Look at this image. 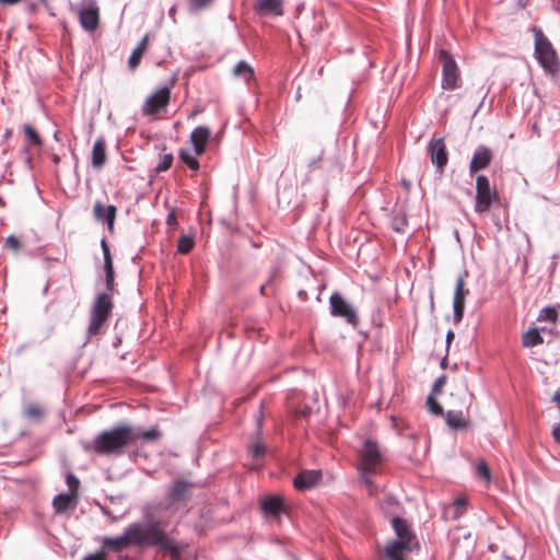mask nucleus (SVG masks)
Returning a JSON list of instances; mask_svg holds the SVG:
<instances>
[{"label":"nucleus","mask_w":560,"mask_h":560,"mask_svg":"<svg viewBox=\"0 0 560 560\" xmlns=\"http://www.w3.org/2000/svg\"><path fill=\"white\" fill-rule=\"evenodd\" d=\"M145 520L147 522L144 524L139 522L129 524L122 534L117 537H104L103 546L115 552H119L131 546L140 548L159 547L170 552L173 557L179 556L182 547L174 538L166 534L161 522L149 520L148 515H145Z\"/></svg>","instance_id":"1"},{"label":"nucleus","mask_w":560,"mask_h":560,"mask_svg":"<svg viewBox=\"0 0 560 560\" xmlns=\"http://www.w3.org/2000/svg\"><path fill=\"white\" fill-rule=\"evenodd\" d=\"M132 434L131 425H117L97 434L91 443L84 444V450L98 455L120 456L132 445Z\"/></svg>","instance_id":"2"},{"label":"nucleus","mask_w":560,"mask_h":560,"mask_svg":"<svg viewBox=\"0 0 560 560\" xmlns=\"http://www.w3.org/2000/svg\"><path fill=\"white\" fill-rule=\"evenodd\" d=\"M383 459L384 456L378 444L372 440H365L358 453L357 469L366 487H373L372 476L380 472Z\"/></svg>","instance_id":"3"},{"label":"nucleus","mask_w":560,"mask_h":560,"mask_svg":"<svg viewBox=\"0 0 560 560\" xmlns=\"http://www.w3.org/2000/svg\"><path fill=\"white\" fill-rule=\"evenodd\" d=\"M392 526L398 539L385 548V553L390 560H405L401 552L404 550L412 551L415 548H418V540L406 520L394 516L392 518Z\"/></svg>","instance_id":"4"},{"label":"nucleus","mask_w":560,"mask_h":560,"mask_svg":"<svg viewBox=\"0 0 560 560\" xmlns=\"http://www.w3.org/2000/svg\"><path fill=\"white\" fill-rule=\"evenodd\" d=\"M535 57L545 72L557 74L560 70V62L551 42L545 36L539 27L534 26Z\"/></svg>","instance_id":"5"},{"label":"nucleus","mask_w":560,"mask_h":560,"mask_svg":"<svg viewBox=\"0 0 560 560\" xmlns=\"http://www.w3.org/2000/svg\"><path fill=\"white\" fill-rule=\"evenodd\" d=\"M114 307L113 293L101 292L95 296L90 311L88 335L95 336L101 332Z\"/></svg>","instance_id":"6"},{"label":"nucleus","mask_w":560,"mask_h":560,"mask_svg":"<svg viewBox=\"0 0 560 560\" xmlns=\"http://www.w3.org/2000/svg\"><path fill=\"white\" fill-rule=\"evenodd\" d=\"M330 314L335 317L343 318L352 326L359 325V317L355 310L349 304L340 293L335 292L329 298Z\"/></svg>","instance_id":"7"},{"label":"nucleus","mask_w":560,"mask_h":560,"mask_svg":"<svg viewBox=\"0 0 560 560\" xmlns=\"http://www.w3.org/2000/svg\"><path fill=\"white\" fill-rule=\"evenodd\" d=\"M476 190L475 211L483 213L491 207L492 200L497 198V192L491 189L488 177L483 175L477 177Z\"/></svg>","instance_id":"8"},{"label":"nucleus","mask_w":560,"mask_h":560,"mask_svg":"<svg viewBox=\"0 0 560 560\" xmlns=\"http://www.w3.org/2000/svg\"><path fill=\"white\" fill-rule=\"evenodd\" d=\"M440 59L443 63L442 70V88L444 90H454L456 89L457 81L459 79V70L458 67L453 59V57L445 50H441Z\"/></svg>","instance_id":"9"},{"label":"nucleus","mask_w":560,"mask_h":560,"mask_svg":"<svg viewBox=\"0 0 560 560\" xmlns=\"http://www.w3.org/2000/svg\"><path fill=\"white\" fill-rule=\"evenodd\" d=\"M171 98V90L167 86H163L153 94H151L142 106V114L144 116H152L164 109Z\"/></svg>","instance_id":"10"},{"label":"nucleus","mask_w":560,"mask_h":560,"mask_svg":"<svg viewBox=\"0 0 560 560\" xmlns=\"http://www.w3.org/2000/svg\"><path fill=\"white\" fill-rule=\"evenodd\" d=\"M464 276L459 275L456 280L454 298H453V319L455 324H459L464 316L465 300L468 295V290L465 288Z\"/></svg>","instance_id":"11"},{"label":"nucleus","mask_w":560,"mask_h":560,"mask_svg":"<svg viewBox=\"0 0 560 560\" xmlns=\"http://www.w3.org/2000/svg\"><path fill=\"white\" fill-rule=\"evenodd\" d=\"M428 151L430 153L432 164H434L436 168L442 172L448 162V155L446 151V145L444 143V139L439 138L432 140L429 143Z\"/></svg>","instance_id":"12"},{"label":"nucleus","mask_w":560,"mask_h":560,"mask_svg":"<svg viewBox=\"0 0 560 560\" xmlns=\"http://www.w3.org/2000/svg\"><path fill=\"white\" fill-rule=\"evenodd\" d=\"M79 21L85 31L93 32L97 28L100 23V10L94 1L79 11Z\"/></svg>","instance_id":"13"},{"label":"nucleus","mask_w":560,"mask_h":560,"mask_svg":"<svg viewBox=\"0 0 560 560\" xmlns=\"http://www.w3.org/2000/svg\"><path fill=\"white\" fill-rule=\"evenodd\" d=\"M210 137L211 130L206 126H198L191 131L190 142L196 155L205 153Z\"/></svg>","instance_id":"14"},{"label":"nucleus","mask_w":560,"mask_h":560,"mask_svg":"<svg viewBox=\"0 0 560 560\" xmlns=\"http://www.w3.org/2000/svg\"><path fill=\"white\" fill-rule=\"evenodd\" d=\"M492 160V151L486 145H479L472 155L469 164V172L477 173L480 170L488 167Z\"/></svg>","instance_id":"15"},{"label":"nucleus","mask_w":560,"mask_h":560,"mask_svg":"<svg viewBox=\"0 0 560 560\" xmlns=\"http://www.w3.org/2000/svg\"><path fill=\"white\" fill-rule=\"evenodd\" d=\"M117 209L115 206H104L101 202H96L93 207V213L96 220L106 223L109 231H113L116 219Z\"/></svg>","instance_id":"16"},{"label":"nucleus","mask_w":560,"mask_h":560,"mask_svg":"<svg viewBox=\"0 0 560 560\" xmlns=\"http://www.w3.org/2000/svg\"><path fill=\"white\" fill-rule=\"evenodd\" d=\"M320 478L319 470H304L294 478L293 483L298 490H307L316 486Z\"/></svg>","instance_id":"17"},{"label":"nucleus","mask_w":560,"mask_h":560,"mask_svg":"<svg viewBox=\"0 0 560 560\" xmlns=\"http://www.w3.org/2000/svg\"><path fill=\"white\" fill-rule=\"evenodd\" d=\"M107 161L106 155V141L104 137H98L92 148L91 165L94 170L100 171L103 168Z\"/></svg>","instance_id":"18"},{"label":"nucleus","mask_w":560,"mask_h":560,"mask_svg":"<svg viewBox=\"0 0 560 560\" xmlns=\"http://www.w3.org/2000/svg\"><path fill=\"white\" fill-rule=\"evenodd\" d=\"M191 483L186 480H176L167 490V497L172 502L186 500Z\"/></svg>","instance_id":"19"},{"label":"nucleus","mask_w":560,"mask_h":560,"mask_svg":"<svg viewBox=\"0 0 560 560\" xmlns=\"http://www.w3.org/2000/svg\"><path fill=\"white\" fill-rule=\"evenodd\" d=\"M77 495L74 493H60L52 500V506L57 513H65L74 506Z\"/></svg>","instance_id":"20"},{"label":"nucleus","mask_w":560,"mask_h":560,"mask_svg":"<svg viewBox=\"0 0 560 560\" xmlns=\"http://www.w3.org/2000/svg\"><path fill=\"white\" fill-rule=\"evenodd\" d=\"M261 509L267 515L278 516L283 511V501L280 497H269L261 501Z\"/></svg>","instance_id":"21"},{"label":"nucleus","mask_w":560,"mask_h":560,"mask_svg":"<svg viewBox=\"0 0 560 560\" xmlns=\"http://www.w3.org/2000/svg\"><path fill=\"white\" fill-rule=\"evenodd\" d=\"M148 42H149V35H144V37L139 42L137 47L132 50L131 55L129 56V60H128V65H129L130 69H136L139 66L141 58H142L144 51L147 50Z\"/></svg>","instance_id":"22"},{"label":"nucleus","mask_w":560,"mask_h":560,"mask_svg":"<svg viewBox=\"0 0 560 560\" xmlns=\"http://www.w3.org/2000/svg\"><path fill=\"white\" fill-rule=\"evenodd\" d=\"M132 434V445L135 442L139 439H142L144 441H154L158 440L161 436V432L158 429V427H153L149 430H143L141 428H135L131 427Z\"/></svg>","instance_id":"23"},{"label":"nucleus","mask_w":560,"mask_h":560,"mask_svg":"<svg viewBox=\"0 0 560 560\" xmlns=\"http://www.w3.org/2000/svg\"><path fill=\"white\" fill-rule=\"evenodd\" d=\"M257 9L264 13L282 14V0H257Z\"/></svg>","instance_id":"24"},{"label":"nucleus","mask_w":560,"mask_h":560,"mask_svg":"<svg viewBox=\"0 0 560 560\" xmlns=\"http://www.w3.org/2000/svg\"><path fill=\"white\" fill-rule=\"evenodd\" d=\"M233 75L249 82L254 78V69L245 60L238 61L233 68Z\"/></svg>","instance_id":"25"},{"label":"nucleus","mask_w":560,"mask_h":560,"mask_svg":"<svg viewBox=\"0 0 560 560\" xmlns=\"http://www.w3.org/2000/svg\"><path fill=\"white\" fill-rule=\"evenodd\" d=\"M446 423L453 429H464L467 427V421L462 411L450 410L445 417Z\"/></svg>","instance_id":"26"},{"label":"nucleus","mask_w":560,"mask_h":560,"mask_svg":"<svg viewBox=\"0 0 560 560\" xmlns=\"http://www.w3.org/2000/svg\"><path fill=\"white\" fill-rule=\"evenodd\" d=\"M544 343V339L536 328L529 329L522 336V346L525 348H532Z\"/></svg>","instance_id":"27"},{"label":"nucleus","mask_w":560,"mask_h":560,"mask_svg":"<svg viewBox=\"0 0 560 560\" xmlns=\"http://www.w3.org/2000/svg\"><path fill=\"white\" fill-rule=\"evenodd\" d=\"M199 155H196L195 151L190 152L188 150H180L179 151V159L183 163H185L191 171H198L199 170Z\"/></svg>","instance_id":"28"},{"label":"nucleus","mask_w":560,"mask_h":560,"mask_svg":"<svg viewBox=\"0 0 560 560\" xmlns=\"http://www.w3.org/2000/svg\"><path fill=\"white\" fill-rule=\"evenodd\" d=\"M396 232H405L407 228V215L404 210L399 209L394 212L390 223Z\"/></svg>","instance_id":"29"},{"label":"nucleus","mask_w":560,"mask_h":560,"mask_svg":"<svg viewBox=\"0 0 560 560\" xmlns=\"http://www.w3.org/2000/svg\"><path fill=\"white\" fill-rule=\"evenodd\" d=\"M24 415L28 419L39 421L43 419L45 411L39 405L28 404L25 406Z\"/></svg>","instance_id":"30"},{"label":"nucleus","mask_w":560,"mask_h":560,"mask_svg":"<svg viewBox=\"0 0 560 560\" xmlns=\"http://www.w3.org/2000/svg\"><path fill=\"white\" fill-rule=\"evenodd\" d=\"M195 245V240L191 235H182L178 240L177 250L180 254H188Z\"/></svg>","instance_id":"31"},{"label":"nucleus","mask_w":560,"mask_h":560,"mask_svg":"<svg viewBox=\"0 0 560 560\" xmlns=\"http://www.w3.org/2000/svg\"><path fill=\"white\" fill-rule=\"evenodd\" d=\"M381 506L386 514H389L395 513L399 509V503L393 495H386L382 500Z\"/></svg>","instance_id":"32"},{"label":"nucleus","mask_w":560,"mask_h":560,"mask_svg":"<svg viewBox=\"0 0 560 560\" xmlns=\"http://www.w3.org/2000/svg\"><path fill=\"white\" fill-rule=\"evenodd\" d=\"M173 160L174 158L172 153H166L162 155L160 162L155 166V172L162 173L167 171L172 166Z\"/></svg>","instance_id":"33"},{"label":"nucleus","mask_w":560,"mask_h":560,"mask_svg":"<svg viewBox=\"0 0 560 560\" xmlns=\"http://www.w3.org/2000/svg\"><path fill=\"white\" fill-rule=\"evenodd\" d=\"M558 318V313L556 311L555 307H551V306H547V307H544L540 313H539V316H538V320H547V322H551V323H555Z\"/></svg>","instance_id":"34"},{"label":"nucleus","mask_w":560,"mask_h":560,"mask_svg":"<svg viewBox=\"0 0 560 560\" xmlns=\"http://www.w3.org/2000/svg\"><path fill=\"white\" fill-rule=\"evenodd\" d=\"M466 500L464 498H457L453 503V518H459L466 511Z\"/></svg>","instance_id":"35"},{"label":"nucleus","mask_w":560,"mask_h":560,"mask_svg":"<svg viewBox=\"0 0 560 560\" xmlns=\"http://www.w3.org/2000/svg\"><path fill=\"white\" fill-rule=\"evenodd\" d=\"M427 407H428L429 411L435 416L443 415L442 406L436 401V399L432 395H430L427 398Z\"/></svg>","instance_id":"36"},{"label":"nucleus","mask_w":560,"mask_h":560,"mask_svg":"<svg viewBox=\"0 0 560 560\" xmlns=\"http://www.w3.org/2000/svg\"><path fill=\"white\" fill-rule=\"evenodd\" d=\"M213 0H188L189 8L194 12L205 10L212 4Z\"/></svg>","instance_id":"37"},{"label":"nucleus","mask_w":560,"mask_h":560,"mask_svg":"<svg viewBox=\"0 0 560 560\" xmlns=\"http://www.w3.org/2000/svg\"><path fill=\"white\" fill-rule=\"evenodd\" d=\"M24 132H25L26 137L28 138L31 144H34V145L42 144V140H40L38 133L30 125L24 126Z\"/></svg>","instance_id":"38"},{"label":"nucleus","mask_w":560,"mask_h":560,"mask_svg":"<svg viewBox=\"0 0 560 560\" xmlns=\"http://www.w3.org/2000/svg\"><path fill=\"white\" fill-rule=\"evenodd\" d=\"M477 474L480 478L486 480L487 482L491 481V472L486 462H480L477 465Z\"/></svg>","instance_id":"39"},{"label":"nucleus","mask_w":560,"mask_h":560,"mask_svg":"<svg viewBox=\"0 0 560 560\" xmlns=\"http://www.w3.org/2000/svg\"><path fill=\"white\" fill-rule=\"evenodd\" d=\"M105 284H106L105 292L114 293V291H115V271H114V269L105 272Z\"/></svg>","instance_id":"40"},{"label":"nucleus","mask_w":560,"mask_h":560,"mask_svg":"<svg viewBox=\"0 0 560 560\" xmlns=\"http://www.w3.org/2000/svg\"><path fill=\"white\" fill-rule=\"evenodd\" d=\"M101 247L103 252L104 265H113V259L109 250V246L105 238L101 241Z\"/></svg>","instance_id":"41"},{"label":"nucleus","mask_w":560,"mask_h":560,"mask_svg":"<svg viewBox=\"0 0 560 560\" xmlns=\"http://www.w3.org/2000/svg\"><path fill=\"white\" fill-rule=\"evenodd\" d=\"M266 448L261 443H255L249 447V453L253 458L257 459L265 455Z\"/></svg>","instance_id":"42"},{"label":"nucleus","mask_w":560,"mask_h":560,"mask_svg":"<svg viewBox=\"0 0 560 560\" xmlns=\"http://www.w3.org/2000/svg\"><path fill=\"white\" fill-rule=\"evenodd\" d=\"M67 485L69 487L70 493H74L79 487V480L73 474H68L66 478Z\"/></svg>","instance_id":"43"},{"label":"nucleus","mask_w":560,"mask_h":560,"mask_svg":"<svg viewBox=\"0 0 560 560\" xmlns=\"http://www.w3.org/2000/svg\"><path fill=\"white\" fill-rule=\"evenodd\" d=\"M5 246L14 252H18L21 248V242L13 235H10L5 240Z\"/></svg>","instance_id":"44"},{"label":"nucleus","mask_w":560,"mask_h":560,"mask_svg":"<svg viewBox=\"0 0 560 560\" xmlns=\"http://www.w3.org/2000/svg\"><path fill=\"white\" fill-rule=\"evenodd\" d=\"M83 560H106V555L104 551H98L95 553L86 555Z\"/></svg>","instance_id":"45"},{"label":"nucleus","mask_w":560,"mask_h":560,"mask_svg":"<svg viewBox=\"0 0 560 560\" xmlns=\"http://www.w3.org/2000/svg\"><path fill=\"white\" fill-rule=\"evenodd\" d=\"M444 383H445V376H440L438 380H435V382L432 386V392L440 393Z\"/></svg>","instance_id":"46"},{"label":"nucleus","mask_w":560,"mask_h":560,"mask_svg":"<svg viewBox=\"0 0 560 560\" xmlns=\"http://www.w3.org/2000/svg\"><path fill=\"white\" fill-rule=\"evenodd\" d=\"M552 436L556 440V442L560 443V423L553 427Z\"/></svg>","instance_id":"47"},{"label":"nucleus","mask_w":560,"mask_h":560,"mask_svg":"<svg viewBox=\"0 0 560 560\" xmlns=\"http://www.w3.org/2000/svg\"><path fill=\"white\" fill-rule=\"evenodd\" d=\"M22 0H0V4L2 5H14L19 2H21Z\"/></svg>","instance_id":"48"},{"label":"nucleus","mask_w":560,"mask_h":560,"mask_svg":"<svg viewBox=\"0 0 560 560\" xmlns=\"http://www.w3.org/2000/svg\"><path fill=\"white\" fill-rule=\"evenodd\" d=\"M455 335L452 330H448L446 334V346L450 347V343L454 339Z\"/></svg>","instance_id":"49"},{"label":"nucleus","mask_w":560,"mask_h":560,"mask_svg":"<svg viewBox=\"0 0 560 560\" xmlns=\"http://www.w3.org/2000/svg\"><path fill=\"white\" fill-rule=\"evenodd\" d=\"M552 401H555L558 405H560V392H557L553 397H552Z\"/></svg>","instance_id":"50"},{"label":"nucleus","mask_w":560,"mask_h":560,"mask_svg":"<svg viewBox=\"0 0 560 560\" xmlns=\"http://www.w3.org/2000/svg\"><path fill=\"white\" fill-rule=\"evenodd\" d=\"M173 221H175V215L174 213H170L167 217V223H172Z\"/></svg>","instance_id":"51"},{"label":"nucleus","mask_w":560,"mask_h":560,"mask_svg":"<svg viewBox=\"0 0 560 560\" xmlns=\"http://www.w3.org/2000/svg\"><path fill=\"white\" fill-rule=\"evenodd\" d=\"M114 269V266L113 265H104V271L107 272L109 270H113Z\"/></svg>","instance_id":"52"},{"label":"nucleus","mask_w":560,"mask_h":560,"mask_svg":"<svg viewBox=\"0 0 560 560\" xmlns=\"http://www.w3.org/2000/svg\"><path fill=\"white\" fill-rule=\"evenodd\" d=\"M174 12H175V9H174V8H172V9L170 10V14H173Z\"/></svg>","instance_id":"53"}]
</instances>
